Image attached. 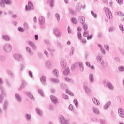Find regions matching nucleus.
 Returning a JSON list of instances; mask_svg holds the SVG:
<instances>
[{
  "label": "nucleus",
  "mask_w": 124,
  "mask_h": 124,
  "mask_svg": "<svg viewBox=\"0 0 124 124\" xmlns=\"http://www.w3.org/2000/svg\"><path fill=\"white\" fill-rule=\"evenodd\" d=\"M3 49L5 53H10L12 51V46L10 43H7L3 46Z\"/></svg>",
  "instance_id": "nucleus-1"
},
{
  "label": "nucleus",
  "mask_w": 124,
  "mask_h": 124,
  "mask_svg": "<svg viewBox=\"0 0 124 124\" xmlns=\"http://www.w3.org/2000/svg\"><path fill=\"white\" fill-rule=\"evenodd\" d=\"M59 122L61 124H70V121L69 120L65 119L64 117L62 116H60Z\"/></svg>",
  "instance_id": "nucleus-2"
},
{
  "label": "nucleus",
  "mask_w": 124,
  "mask_h": 124,
  "mask_svg": "<svg viewBox=\"0 0 124 124\" xmlns=\"http://www.w3.org/2000/svg\"><path fill=\"white\" fill-rule=\"evenodd\" d=\"M105 11L108 19H113V16L112 15V13H111V11H110V9H109V8H105Z\"/></svg>",
  "instance_id": "nucleus-3"
},
{
  "label": "nucleus",
  "mask_w": 124,
  "mask_h": 124,
  "mask_svg": "<svg viewBox=\"0 0 124 124\" xmlns=\"http://www.w3.org/2000/svg\"><path fill=\"white\" fill-rule=\"evenodd\" d=\"M28 45L31 46V48L33 49V51H36L37 47L36 46L35 44H34V42H33L32 41H29Z\"/></svg>",
  "instance_id": "nucleus-4"
},
{
  "label": "nucleus",
  "mask_w": 124,
  "mask_h": 124,
  "mask_svg": "<svg viewBox=\"0 0 124 124\" xmlns=\"http://www.w3.org/2000/svg\"><path fill=\"white\" fill-rule=\"evenodd\" d=\"M13 57L15 60H17V61H22L23 60V57L20 54H15Z\"/></svg>",
  "instance_id": "nucleus-5"
},
{
  "label": "nucleus",
  "mask_w": 124,
  "mask_h": 124,
  "mask_svg": "<svg viewBox=\"0 0 124 124\" xmlns=\"http://www.w3.org/2000/svg\"><path fill=\"white\" fill-rule=\"evenodd\" d=\"M96 59L97 62H98L99 63H100L103 67H104V61H103V59H101V56H97Z\"/></svg>",
  "instance_id": "nucleus-6"
},
{
  "label": "nucleus",
  "mask_w": 124,
  "mask_h": 124,
  "mask_svg": "<svg viewBox=\"0 0 124 124\" xmlns=\"http://www.w3.org/2000/svg\"><path fill=\"white\" fill-rule=\"evenodd\" d=\"M53 33L55 34L57 37H60V36L62 35V33L61 32V31H60V30H59V29L57 28H55L54 29H53Z\"/></svg>",
  "instance_id": "nucleus-7"
},
{
  "label": "nucleus",
  "mask_w": 124,
  "mask_h": 124,
  "mask_svg": "<svg viewBox=\"0 0 124 124\" xmlns=\"http://www.w3.org/2000/svg\"><path fill=\"white\" fill-rule=\"evenodd\" d=\"M26 10H31L33 9V5L31 2H29L28 5H26L25 7Z\"/></svg>",
  "instance_id": "nucleus-8"
},
{
  "label": "nucleus",
  "mask_w": 124,
  "mask_h": 124,
  "mask_svg": "<svg viewBox=\"0 0 124 124\" xmlns=\"http://www.w3.org/2000/svg\"><path fill=\"white\" fill-rule=\"evenodd\" d=\"M83 88L86 93H92V90H91V89L88 87V85L85 83L84 84Z\"/></svg>",
  "instance_id": "nucleus-9"
},
{
  "label": "nucleus",
  "mask_w": 124,
  "mask_h": 124,
  "mask_svg": "<svg viewBox=\"0 0 124 124\" xmlns=\"http://www.w3.org/2000/svg\"><path fill=\"white\" fill-rule=\"evenodd\" d=\"M78 21L80 24H84L86 22V19L83 16H78Z\"/></svg>",
  "instance_id": "nucleus-10"
},
{
  "label": "nucleus",
  "mask_w": 124,
  "mask_h": 124,
  "mask_svg": "<svg viewBox=\"0 0 124 124\" xmlns=\"http://www.w3.org/2000/svg\"><path fill=\"white\" fill-rule=\"evenodd\" d=\"M111 101H109L107 102L103 106L104 110H105L106 111L108 110V108L111 106Z\"/></svg>",
  "instance_id": "nucleus-11"
},
{
  "label": "nucleus",
  "mask_w": 124,
  "mask_h": 124,
  "mask_svg": "<svg viewBox=\"0 0 124 124\" xmlns=\"http://www.w3.org/2000/svg\"><path fill=\"white\" fill-rule=\"evenodd\" d=\"M106 87H107L108 89H109V90H111V91L114 90V85H113V84L110 82H107L106 83Z\"/></svg>",
  "instance_id": "nucleus-12"
},
{
  "label": "nucleus",
  "mask_w": 124,
  "mask_h": 124,
  "mask_svg": "<svg viewBox=\"0 0 124 124\" xmlns=\"http://www.w3.org/2000/svg\"><path fill=\"white\" fill-rule=\"evenodd\" d=\"M118 114L119 116L121 117V118H124V109L122 108H120L118 109Z\"/></svg>",
  "instance_id": "nucleus-13"
},
{
  "label": "nucleus",
  "mask_w": 124,
  "mask_h": 124,
  "mask_svg": "<svg viewBox=\"0 0 124 124\" xmlns=\"http://www.w3.org/2000/svg\"><path fill=\"white\" fill-rule=\"evenodd\" d=\"M64 80L67 83H69L70 84H74V80L72 78L66 77L64 78Z\"/></svg>",
  "instance_id": "nucleus-14"
},
{
  "label": "nucleus",
  "mask_w": 124,
  "mask_h": 124,
  "mask_svg": "<svg viewBox=\"0 0 124 124\" xmlns=\"http://www.w3.org/2000/svg\"><path fill=\"white\" fill-rule=\"evenodd\" d=\"M39 24L40 25H44V23L45 22V18L42 16H40L38 18Z\"/></svg>",
  "instance_id": "nucleus-15"
},
{
  "label": "nucleus",
  "mask_w": 124,
  "mask_h": 124,
  "mask_svg": "<svg viewBox=\"0 0 124 124\" xmlns=\"http://www.w3.org/2000/svg\"><path fill=\"white\" fill-rule=\"evenodd\" d=\"M60 64L62 68H65L66 67V61L64 59H62L61 61Z\"/></svg>",
  "instance_id": "nucleus-16"
},
{
  "label": "nucleus",
  "mask_w": 124,
  "mask_h": 124,
  "mask_svg": "<svg viewBox=\"0 0 124 124\" xmlns=\"http://www.w3.org/2000/svg\"><path fill=\"white\" fill-rule=\"evenodd\" d=\"M41 83L43 84V85H46V77L45 76H43L40 78Z\"/></svg>",
  "instance_id": "nucleus-17"
},
{
  "label": "nucleus",
  "mask_w": 124,
  "mask_h": 124,
  "mask_svg": "<svg viewBox=\"0 0 124 124\" xmlns=\"http://www.w3.org/2000/svg\"><path fill=\"white\" fill-rule=\"evenodd\" d=\"M82 9V4L81 3H78L76 6V10L77 12H80L81 9Z\"/></svg>",
  "instance_id": "nucleus-18"
},
{
  "label": "nucleus",
  "mask_w": 124,
  "mask_h": 124,
  "mask_svg": "<svg viewBox=\"0 0 124 124\" xmlns=\"http://www.w3.org/2000/svg\"><path fill=\"white\" fill-rule=\"evenodd\" d=\"M27 82H26V81L22 80L21 81V86L18 88V90L19 91H21L22 90V89H24V88H25V87H26L27 86Z\"/></svg>",
  "instance_id": "nucleus-19"
},
{
  "label": "nucleus",
  "mask_w": 124,
  "mask_h": 124,
  "mask_svg": "<svg viewBox=\"0 0 124 124\" xmlns=\"http://www.w3.org/2000/svg\"><path fill=\"white\" fill-rule=\"evenodd\" d=\"M15 98L18 102H22V96L20 94L16 93L15 94Z\"/></svg>",
  "instance_id": "nucleus-20"
},
{
  "label": "nucleus",
  "mask_w": 124,
  "mask_h": 124,
  "mask_svg": "<svg viewBox=\"0 0 124 124\" xmlns=\"http://www.w3.org/2000/svg\"><path fill=\"white\" fill-rule=\"evenodd\" d=\"M35 111L38 116H39V117H41L42 116V110L40 109L39 108H35Z\"/></svg>",
  "instance_id": "nucleus-21"
},
{
  "label": "nucleus",
  "mask_w": 124,
  "mask_h": 124,
  "mask_svg": "<svg viewBox=\"0 0 124 124\" xmlns=\"http://www.w3.org/2000/svg\"><path fill=\"white\" fill-rule=\"evenodd\" d=\"M8 101H5L4 102V105H3V110L5 111V112H6L7 111V107H8Z\"/></svg>",
  "instance_id": "nucleus-22"
},
{
  "label": "nucleus",
  "mask_w": 124,
  "mask_h": 124,
  "mask_svg": "<svg viewBox=\"0 0 124 124\" xmlns=\"http://www.w3.org/2000/svg\"><path fill=\"white\" fill-rule=\"evenodd\" d=\"M50 98L51 100L53 102V103H55V104H56V103H57V102H58V99L55 96L50 95Z\"/></svg>",
  "instance_id": "nucleus-23"
},
{
  "label": "nucleus",
  "mask_w": 124,
  "mask_h": 124,
  "mask_svg": "<svg viewBox=\"0 0 124 124\" xmlns=\"http://www.w3.org/2000/svg\"><path fill=\"white\" fill-rule=\"evenodd\" d=\"M26 51L29 54L30 56H32L33 55V52L31 49V48L29 46L26 47Z\"/></svg>",
  "instance_id": "nucleus-24"
},
{
  "label": "nucleus",
  "mask_w": 124,
  "mask_h": 124,
  "mask_svg": "<svg viewBox=\"0 0 124 124\" xmlns=\"http://www.w3.org/2000/svg\"><path fill=\"white\" fill-rule=\"evenodd\" d=\"M89 80L90 83H93V82H94V77H93V74H89Z\"/></svg>",
  "instance_id": "nucleus-25"
},
{
  "label": "nucleus",
  "mask_w": 124,
  "mask_h": 124,
  "mask_svg": "<svg viewBox=\"0 0 124 124\" xmlns=\"http://www.w3.org/2000/svg\"><path fill=\"white\" fill-rule=\"evenodd\" d=\"M85 64L88 66V67H89V68H91L92 70H94V66L93 65L91 66V63L90 62L86 61L85 62Z\"/></svg>",
  "instance_id": "nucleus-26"
},
{
  "label": "nucleus",
  "mask_w": 124,
  "mask_h": 124,
  "mask_svg": "<svg viewBox=\"0 0 124 124\" xmlns=\"http://www.w3.org/2000/svg\"><path fill=\"white\" fill-rule=\"evenodd\" d=\"M70 73V69L69 68H66L63 71V74L64 75H68Z\"/></svg>",
  "instance_id": "nucleus-27"
},
{
  "label": "nucleus",
  "mask_w": 124,
  "mask_h": 124,
  "mask_svg": "<svg viewBox=\"0 0 124 124\" xmlns=\"http://www.w3.org/2000/svg\"><path fill=\"white\" fill-rule=\"evenodd\" d=\"M92 109L94 114H96V115H99V110L97 107H93Z\"/></svg>",
  "instance_id": "nucleus-28"
},
{
  "label": "nucleus",
  "mask_w": 124,
  "mask_h": 124,
  "mask_svg": "<svg viewBox=\"0 0 124 124\" xmlns=\"http://www.w3.org/2000/svg\"><path fill=\"white\" fill-rule=\"evenodd\" d=\"M92 101L96 105H99L100 104V103H99V101L97 100L95 97H93L92 98Z\"/></svg>",
  "instance_id": "nucleus-29"
},
{
  "label": "nucleus",
  "mask_w": 124,
  "mask_h": 124,
  "mask_svg": "<svg viewBox=\"0 0 124 124\" xmlns=\"http://www.w3.org/2000/svg\"><path fill=\"white\" fill-rule=\"evenodd\" d=\"M78 65L79 66L80 71H81V72H83V71H84V66H83V63L82 62H79Z\"/></svg>",
  "instance_id": "nucleus-30"
},
{
  "label": "nucleus",
  "mask_w": 124,
  "mask_h": 124,
  "mask_svg": "<svg viewBox=\"0 0 124 124\" xmlns=\"http://www.w3.org/2000/svg\"><path fill=\"white\" fill-rule=\"evenodd\" d=\"M2 38L5 41H9V40H10V37H9L7 35H3Z\"/></svg>",
  "instance_id": "nucleus-31"
},
{
  "label": "nucleus",
  "mask_w": 124,
  "mask_h": 124,
  "mask_svg": "<svg viewBox=\"0 0 124 124\" xmlns=\"http://www.w3.org/2000/svg\"><path fill=\"white\" fill-rule=\"evenodd\" d=\"M52 74H53L55 77H58L59 75V71L57 69H54L52 72Z\"/></svg>",
  "instance_id": "nucleus-32"
},
{
  "label": "nucleus",
  "mask_w": 124,
  "mask_h": 124,
  "mask_svg": "<svg viewBox=\"0 0 124 124\" xmlns=\"http://www.w3.org/2000/svg\"><path fill=\"white\" fill-rule=\"evenodd\" d=\"M98 46L99 47H100L101 53L103 54V55H105L106 54L105 50H104V49L102 48V46H101V45L98 44Z\"/></svg>",
  "instance_id": "nucleus-33"
},
{
  "label": "nucleus",
  "mask_w": 124,
  "mask_h": 124,
  "mask_svg": "<svg viewBox=\"0 0 124 124\" xmlns=\"http://www.w3.org/2000/svg\"><path fill=\"white\" fill-rule=\"evenodd\" d=\"M25 118L27 121H31V115L30 114L27 113L25 114Z\"/></svg>",
  "instance_id": "nucleus-34"
},
{
  "label": "nucleus",
  "mask_w": 124,
  "mask_h": 124,
  "mask_svg": "<svg viewBox=\"0 0 124 124\" xmlns=\"http://www.w3.org/2000/svg\"><path fill=\"white\" fill-rule=\"evenodd\" d=\"M3 82H2V79L0 78V88L2 91V93H3V86H2V84Z\"/></svg>",
  "instance_id": "nucleus-35"
},
{
  "label": "nucleus",
  "mask_w": 124,
  "mask_h": 124,
  "mask_svg": "<svg viewBox=\"0 0 124 124\" xmlns=\"http://www.w3.org/2000/svg\"><path fill=\"white\" fill-rule=\"evenodd\" d=\"M55 17L56 18L57 21L60 22V21L61 20V16H60V14L56 13L55 14Z\"/></svg>",
  "instance_id": "nucleus-36"
},
{
  "label": "nucleus",
  "mask_w": 124,
  "mask_h": 124,
  "mask_svg": "<svg viewBox=\"0 0 124 124\" xmlns=\"http://www.w3.org/2000/svg\"><path fill=\"white\" fill-rule=\"evenodd\" d=\"M4 96H5V93H2L0 95V102H2L3 101V98H4Z\"/></svg>",
  "instance_id": "nucleus-37"
},
{
  "label": "nucleus",
  "mask_w": 124,
  "mask_h": 124,
  "mask_svg": "<svg viewBox=\"0 0 124 124\" xmlns=\"http://www.w3.org/2000/svg\"><path fill=\"white\" fill-rule=\"evenodd\" d=\"M5 2H4V0H1L0 1V6L1 7H5Z\"/></svg>",
  "instance_id": "nucleus-38"
},
{
  "label": "nucleus",
  "mask_w": 124,
  "mask_h": 124,
  "mask_svg": "<svg viewBox=\"0 0 124 124\" xmlns=\"http://www.w3.org/2000/svg\"><path fill=\"white\" fill-rule=\"evenodd\" d=\"M71 22L73 23V24L76 25V24L78 23V20H77L76 18H73L71 19Z\"/></svg>",
  "instance_id": "nucleus-39"
},
{
  "label": "nucleus",
  "mask_w": 124,
  "mask_h": 124,
  "mask_svg": "<svg viewBox=\"0 0 124 124\" xmlns=\"http://www.w3.org/2000/svg\"><path fill=\"white\" fill-rule=\"evenodd\" d=\"M83 36L84 37H87V36H89V31L88 30L84 31Z\"/></svg>",
  "instance_id": "nucleus-40"
},
{
  "label": "nucleus",
  "mask_w": 124,
  "mask_h": 124,
  "mask_svg": "<svg viewBox=\"0 0 124 124\" xmlns=\"http://www.w3.org/2000/svg\"><path fill=\"white\" fill-rule=\"evenodd\" d=\"M74 103L76 108H78V107H79L78 100H77V99H74Z\"/></svg>",
  "instance_id": "nucleus-41"
},
{
  "label": "nucleus",
  "mask_w": 124,
  "mask_h": 124,
  "mask_svg": "<svg viewBox=\"0 0 124 124\" xmlns=\"http://www.w3.org/2000/svg\"><path fill=\"white\" fill-rule=\"evenodd\" d=\"M82 24L83 25V29L84 31H88V25L85 23H83Z\"/></svg>",
  "instance_id": "nucleus-42"
},
{
  "label": "nucleus",
  "mask_w": 124,
  "mask_h": 124,
  "mask_svg": "<svg viewBox=\"0 0 124 124\" xmlns=\"http://www.w3.org/2000/svg\"><path fill=\"white\" fill-rule=\"evenodd\" d=\"M119 29L122 32V33H124V26H123V25L120 24L119 25Z\"/></svg>",
  "instance_id": "nucleus-43"
},
{
  "label": "nucleus",
  "mask_w": 124,
  "mask_h": 124,
  "mask_svg": "<svg viewBox=\"0 0 124 124\" xmlns=\"http://www.w3.org/2000/svg\"><path fill=\"white\" fill-rule=\"evenodd\" d=\"M48 52H49V53L53 54V53H55V52H56V50H55L53 48H48L47 49Z\"/></svg>",
  "instance_id": "nucleus-44"
},
{
  "label": "nucleus",
  "mask_w": 124,
  "mask_h": 124,
  "mask_svg": "<svg viewBox=\"0 0 124 124\" xmlns=\"http://www.w3.org/2000/svg\"><path fill=\"white\" fill-rule=\"evenodd\" d=\"M27 95L28 96V97H29V98L32 99V100L34 99V97H33V95H31V93H28Z\"/></svg>",
  "instance_id": "nucleus-45"
},
{
  "label": "nucleus",
  "mask_w": 124,
  "mask_h": 124,
  "mask_svg": "<svg viewBox=\"0 0 124 124\" xmlns=\"http://www.w3.org/2000/svg\"><path fill=\"white\" fill-rule=\"evenodd\" d=\"M69 110L70 111H74V106L72 104L69 106Z\"/></svg>",
  "instance_id": "nucleus-46"
},
{
  "label": "nucleus",
  "mask_w": 124,
  "mask_h": 124,
  "mask_svg": "<svg viewBox=\"0 0 124 124\" xmlns=\"http://www.w3.org/2000/svg\"><path fill=\"white\" fill-rule=\"evenodd\" d=\"M77 65H78V63H75L74 64H73L71 66L72 70H74V69H75V68L76 67V66H77Z\"/></svg>",
  "instance_id": "nucleus-47"
},
{
  "label": "nucleus",
  "mask_w": 124,
  "mask_h": 124,
  "mask_svg": "<svg viewBox=\"0 0 124 124\" xmlns=\"http://www.w3.org/2000/svg\"><path fill=\"white\" fill-rule=\"evenodd\" d=\"M117 14L118 17H123L124 16V13L121 11L117 12Z\"/></svg>",
  "instance_id": "nucleus-48"
},
{
  "label": "nucleus",
  "mask_w": 124,
  "mask_h": 124,
  "mask_svg": "<svg viewBox=\"0 0 124 124\" xmlns=\"http://www.w3.org/2000/svg\"><path fill=\"white\" fill-rule=\"evenodd\" d=\"M51 82H53V83H59V80L58 79H56L55 78H51L50 79Z\"/></svg>",
  "instance_id": "nucleus-49"
},
{
  "label": "nucleus",
  "mask_w": 124,
  "mask_h": 124,
  "mask_svg": "<svg viewBox=\"0 0 124 124\" xmlns=\"http://www.w3.org/2000/svg\"><path fill=\"white\" fill-rule=\"evenodd\" d=\"M91 15L94 17V18H97V15L95 14V13L93 12V11H92L91 12Z\"/></svg>",
  "instance_id": "nucleus-50"
},
{
  "label": "nucleus",
  "mask_w": 124,
  "mask_h": 124,
  "mask_svg": "<svg viewBox=\"0 0 124 124\" xmlns=\"http://www.w3.org/2000/svg\"><path fill=\"white\" fill-rule=\"evenodd\" d=\"M50 6L53 8L54 7V4H55V2H54V0H50L49 2Z\"/></svg>",
  "instance_id": "nucleus-51"
},
{
  "label": "nucleus",
  "mask_w": 124,
  "mask_h": 124,
  "mask_svg": "<svg viewBox=\"0 0 124 124\" xmlns=\"http://www.w3.org/2000/svg\"><path fill=\"white\" fill-rule=\"evenodd\" d=\"M46 67L50 68L51 67L52 64H51V62H50V61H47L46 62Z\"/></svg>",
  "instance_id": "nucleus-52"
},
{
  "label": "nucleus",
  "mask_w": 124,
  "mask_h": 124,
  "mask_svg": "<svg viewBox=\"0 0 124 124\" xmlns=\"http://www.w3.org/2000/svg\"><path fill=\"white\" fill-rule=\"evenodd\" d=\"M118 70L121 72H122L123 71H124V66H121L119 67H118Z\"/></svg>",
  "instance_id": "nucleus-53"
},
{
  "label": "nucleus",
  "mask_w": 124,
  "mask_h": 124,
  "mask_svg": "<svg viewBox=\"0 0 124 124\" xmlns=\"http://www.w3.org/2000/svg\"><path fill=\"white\" fill-rule=\"evenodd\" d=\"M24 27L25 30H28V29H29V25H28V23L25 22L24 23Z\"/></svg>",
  "instance_id": "nucleus-54"
},
{
  "label": "nucleus",
  "mask_w": 124,
  "mask_h": 124,
  "mask_svg": "<svg viewBox=\"0 0 124 124\" xmlns=\"http://www.w3.org/2000/svg\"><path fill=\"white\" fill-rule=\"evenodd\" d=\"M28 74L31 78H33V75L32 74V72H31V71H29Z\"/></svg>",
  "instance_id": "nucleus-55"
},
{
  "label": "nucleus",
  "mask_w": 124,
  "mask_h": 124,
  "mask_svg": "<svg viewBox=\"0 0 124 124\" xmlns=\"http://www.w3.org/2000/svg\"><path fill=\"white\" fill-rule=\"evenodd\" d=\"M18 30L19 31H20V32H24V29L21 27H19L18 28Z\"/></svg>",
  "instance_id": "nucleus-56"
},
{
  "label": "nucleus",
  "mask_w": 124,
  "mask_h": 124,
  "mask_svg": "<svg viewBox=\"0 0 124 124\" xmlns=\"http://www.w3.org/2000/svg\"><path fill=\"white\" fill-rule=\"evenodd\" d=\"M44 54L45 55L46 57V58H49V53L48 51H47V50H45L44 51Z\"/></svg>",
  "instance_id": "nucleus-57"
},
{
  "label": "nucleus",
  "mask_w": 124,
  "mask_h": 124,
  "mask_svg": "<svg viewBox=\"0 0 124 124\" xmlns=\"http://www.w3.org/2000/svg\"><path fill=\"white\" fill-rule=\"evenodd\" d=\"M74 54V48L72 47L71 48V52H70V55L72 56H73V54Z\"/></svg>",
  "instance_id": "nucleus-58"
},
{
  "label": "nucleus",
  "mask_w": 124,
  "mask_h": 124,
  "mask_svg": "<svg viewBox=\"0 0 124 124\" xmlns=\"http://www.w3.org/2000/svg\"><path fill=\"white\" fill-rule=\"evenodd\" d=\"M104 47L106 50H107V51H109L110 50V47H109V46H107V45H105Z\"/></svg>",
  "instance_id": "nucleus-59"
},
{
  "label": "nucleus",
  "mask_w": 124,
  "mask_h": 124,
  "mask_svg": "<svg viewBox=\"0 0 124 124\" xmlns=\"http://www.w3.org/2000/svg\"><path fill=\"white\" fill-rule=\"evenodd\" d=\"M63 98H64V99H65L66 100H68L69 99L68 96H67V95L66 94L63 95Z\"/></svg>",
  "instance_id": "nucleus-60"
},
{
  "label": "nucleus",
  "mask_w": 124,
  "mask_h": 124,
  "mask_svg": "<svg viewBox=\"0 0 124 124\" xmlns=\"http://www.w3.org/2000/svg\"><path fill=\"white\" fill-rule=\"evenodd\" d=\"M67 31L69 34H71L72 31H71V29L70 28V27L69 26L68 27Z\"/></svg>",
  "instance_id": "nucleus-61"
},
{
  "label": "nucleus",
  "mask_w": 124,
  "mask_h": 124,
  "mask_svg": "<svg viewBox=\"0 0 124 124\" xmlns=\"http://www.w3.org/2000/svg\"><path fill=\"white\" fill-rule=\"evenodd\" d=\"M116 1L118 4H123V0H116Z\"/></svg>",
  "instance_id": "nucleus-62"
},
{
  "label": "nucleus",
  "mask_w": 124,
  "mask_h": 124,
  "mask_svg": "<svg viewBox=\"0 0 124 124\" xmlns=\"http://www.w3.org/2000/svg\"><path fill=\"white\" fill-rule=\"evenodd\" d=\"M4 1L5 2V3H6V4L9 5L11 3L10 0H4Z\"/></svg>",
  "instance_id": "nucleus-63"
},
{
  "label": "nucleus",
  "mask_w": 124,
  "mask_h": 124,
  "mask_svg": "<svg viewBox=\"0 0 124 124\" xmlns=\"http://www.w3.org/2000/svg\"><path fill=\"white\" fill-rule=\"evenodd\" d=\"M61 89H63L65 88V85H63V83H61L60 84Z\"/></svg>",
  "instance_id": "nucleus-64"
}]
</instances>
